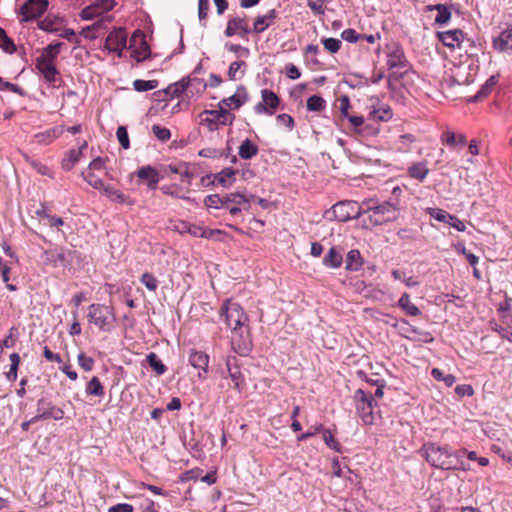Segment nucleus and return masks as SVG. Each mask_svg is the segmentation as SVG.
I'll return each instance as SVG.
<instances>
[{
  "label": "nucleus",
  "instance_id": "obj_50",
  "mask_svg": "<svg viewBox=\"0 0 512 512\" xmlns=\"http://www.w3.org/2000/svg\"><path fill=\"white\" fill-rule=\"evenodd\" d=\"M10 370L7 372L6 376L9 381H15L17 379V370L20 364V356L18 353H12L10 355Z\"/></svg>",
  "mask_w": 512,
  "mask_h": 512
},
{
  "label": "nucleus",
  "instance_id": "obj_62",
  "mask_svg": "<svg viewBox=\"0 0 512 512\" xmlns=\"http://www.w3.org/2000/svg\"><path fill=\"white\" fill-rule=\"evenodd\" d=\"M338 100H339V104H340L339 110H340L341 117L346 119L347 117L350 116V114L348 112V110L350 108V99L348 96L343 95Z\"/></svg>",
  "mask_w": 512,
  "mask_h": 512
},
{
  "label": "nucleus",
  "instance_id": "obj_53",
  "mask_svg": "<svg viewBox=\"0 0 512 512\" xmlns=\"http://www.w3.org/2000/svg\"><path fill=\"white\" fill-rule=\"evenodd\" d=\"M322 44L328 52L335 54L340 50L342 43L336 38H324L322 39Z\"/></svg>",
  "mask_w": 512,
  "mask_h": 512
},
{
  "label": "nucleus",
  "instance_id": "obj_27",
  "mask_svg": "<svg viewBox=\"0 0 512 512\" xmlns=\"http://www.w3.org/2000/svg\"><path fill=\"white\" fill-rule=\"evenodd\" d=\"M64 132L63 126H56L44 132L35 135V139L39 144L47 145L60 137Z\"/></svg>",
  "mask_w": 512,
  "mask_h": 512
},
{
  "label": "nucleus",
  "instance_id": "obj_60",
  "mask_svg": "<svg viewBox=\"0 0 512 512\" xmlns=\"http://www.w3.org/2000/svg\"><path fill=\"white\" fill-rule=\"evenodd\" d=\"M190 80L191 83L189 89H191L192 92L196 91L197 93H202L207 88V83L203 79L190 76Z\"/></svg>",
  "mask_w": 512,
  "mask_h": 512
},
{
  "label": "nucleus",
  "instance_id": "obj_47",
  "mask_svg": "<svg viewBox=\"0 0 512 512\" xmlns=\"http://www.w3.org/2000/svg\"><path fill=\"white\" fill-rule=\"evenodd\" d=\"M431 375L435 380L443 381L447 387H451L456 382L454 375L444 374L443 371L438 368H433Z\"/></svg>",
  "mask_w": 512,
  "mask_h": 512
},
{
  "label": "nucleus",
  "instance_id": "obj_28",
  "mask_svg": "<svg viewBox=\"0 0 512 512\" xmlns=\"http://www.w3.org/2000/svg\"><path fill=\"white\" fill-rule=\"evenodd\" d=\"M87 147V142L84 141L82 145L78 149H72L69 151L66 158L62 161V167L63 169L69 171L71 170L74 165L80 160L82 151Z\"/></svg>",
  "mask_w": 512,
  "mask_h": 512
},
{
  "label": "nucleus",
  "instance_id": "obj_51",
  "mask_svg": "<svg viewBox=\"0 0 512 512\" xmlns=\"http://www.w3.org/2000/svg\"><path fill=\"white\" fill-rule=\"evenodd\" d=\"M190 83H191L190 76H188L186 78L181 79L180 81L175 83L173 86L169 87L168 90L170 91L173 89V91L171 92L172 95H175V94L179 95V94H182L183 92H185L187 89H189Z\"/></svg>",
  "mask_w": 512,
  "mask_h": 512
},
{
  "label": "nucleus",
  "instance_id": "obj_36",
  "mask_svg": "<svg viewBox=\"0 0 512 512\" xmlns=\"http://www.w3.org/2000/svg\"><path fill=\"white\" fill-rule=\"evenodd\" d=\"M85 392L89 396H96L99 398H102L105 394L104 387L100 382L99 378L96 376L92 377L90 381L87 383Z\"/></svg>",
  "mask_w": 512,
  "mask_h": 512
},
{
  "label": "nucleus",
  "instance_id": "obj_63",
  "mask_svg": "<svg viewBox=\"0 0 512 512\" xmlns=\"http://www.w3.org/2000/svg\"><path fill=\"white\" fill-rule=\"evenodd\" d=\"M276 120L278 124L286 126L289 130H292L294 127V119L288 114H279Z\"/></svg>",
  "mask_w": 512,
  "mask_h": 512
},
{
  "label": "nucleus",
  "instance_id": "obj_42",
  "mask_svg": "<svg viewBox=\"0 0 512 512\" xmlns=\"http://www.w3.org/2000/svg\"><path fill=\"white\" fill-rule=\"evenodd\" d=\"M370 114L374 119L379 121H389L393 116L392 110L388 105H382L378 108H374Z\"/></svg>",
  "mask_w": 512,
  "mask_h": 512
},
{
  "label": "nucleus",
  "instance_id": "obj_7",
  "mask_svg": "<svg viewBox=\"0 0 512 512\" xmlns=\"http://www.w3.org/2000/svg\"><path fill=\"white\" fill-rule=\"evenodd\" d=\"M201 116V124H206L210 130H216L219 125H231L234 116L225 108L219 107L218 110H205Z\"/></svg>",
  "mask_w": 512,
  "mask_h": 512
},
{
  "label": "nucleus",
  "instance_id": "obj_59",
  "mask_svg": "<svg viewBox=\"0 0 512 512\" xmlns=\"http://www.w3.org/2000/svg\"><path fill=\"white\" fill-rule=\"evenodd\" d=\"M341 37L343 40L349 43H356L357 41L362 39L361 34L357 33L354 29L348 28L342 31Z\"/></svg>",
  "mask_w": 512,
  "mask_h": 512
},
{
  "label": "nucleus",
  "instance_id": "obj_16",
  "mask_svg": "<svg viewBox=\"0 0 512 512\" xmlns=\"http://www.w3.org/2000/svg\"><path fill=\"white\" fill-rule=\"evenodd\" d=\"M428 214L439 222L449 224L451 227L455 228L459 232H463L466 229V225L463 221L458 219L456 216L449 214L443 209L429 208Z\"/></svg>",
  "mask_w": 512,
  "mask_h": 512
},
{
  "label": "nucleus",
  "instance_id": "obj_2",
  "mask_svg": "<svg viewBox=\"0 0 512 512\" xmlns=\"http://www.w3.org/2000/svg\"><path fill=\"white\" fill-rule=\"evenodd\" d=\"M371 212L369 219L374 225H383L388 222H393L400 217L401 208L397 199L387 200L382 203H377L374 199L363 201L358 210V214H365Z\"/></svg>",
  "mask_w": 512,
  "mask_h": 512
},
{
  "label": "nucleus",
  "instance_id": "obj_11",
  "mask_svg": "<svg viewBox=\"0 0 512 512\" xmlns=\"http://www.w3.org/2000/svg\"><path fill=\"white\" fill-rule=\"evenodd\" d=\"M127 33L125 29L118 28L112 31L106 38L105 48L116 53L119 57L122 56L123 50L126 48Z\"/></svg>",
  "mask_w": 512,
  "mask_h": 512
},
{
  "label": "nucleus",
  "instance_id": "obj_48",
  "mask_svg": "<svg viewBox=\"0 0 512 512\" xmlns=\"http://www.w3.org/2000/svg\"><path fill=\"white\" fill-rule=\"evenodd\" d=\"M0 48L6 53L12 54L16 51V46L11 38H9L4 31L0 27Z\"/></svg>",
  "mask_w": 512,
  "mask_h": 512
},
{
  "label": "nucleus",
  "instance_id": "obj_15",
  "mask_svg": "<svg viewBox=\"0 0 512 512\" xmlns=\"http://www.w3.org/2000/svg\"><path fill=\"white\" fill-rule=\"evenodd\" d=\"M188 361L192 367L198 370L199 379L205 380L208 373L209 355L203 351L191 349Z\"/></svg>",
  "mask_w": 512,
  "mask_h": 512
},
{
  "label": "nucleus",
  "instance_id": "obj_30",
  "mask_svg": "<svg viewBox=\"0 0 512 512\" xmlns=\"http://www.w3.org/2000/svg\"><path fill=\"white\" fill-rule=\"evenodd\" d=\"M343 262L342 253L337 248L332 247L323 258V264L330 268H339Z\"/></svg>",
  "mask_w": 512,
  "mask_h": 512
},
{
  "label": "nucleus",
  "instance_id": "obj_35",
  "mask_svg": "<svg viewBox=\"0 0 512 512\" xmlns=\"http://www.w3.org/2000/svg\"><path fill=\"white\" fill-rule=\"evenodd\" d=\"M102 190L104 194L114 202L127 203L129 205L134 203L132 200H129L128 197H126L120 190L114 188L111 185L104 186Z\"/></svg>",
  "mask_w": 512,
  "mask_h": 512
},
{
  "label": "nucleus",
  "instance_id": "obj_41",
  "mask_svg": "<svg viewBox=\"0 0 512 512\" xmlns=\"http://www.w3.org/2000/svg\"><path fill=\"white\" fill-rule=\"evenodd\" d=\"M433 7L438 12L434 20L435 24L440 26L446 25L451 20V11L444 4H435Z\"/></svg>",
  "mask_w": 512,
  "mask_h": 512
},
{
  "label": "nucleus",
  "instance_id": "obj_37",
  "mask_svg": "<svg viewBox=\"0 0 512 512\" xmlns=\"http://www.w3.org/2000/svg\"><path fill=\"white\" fill-rule=\"evenodd\" d=\"M408 173L410 177L423 181L427 177L429 169L425 162H417L409 167Z\"/></svg>",
  "mask_w": 512,
  "mask_h": 512
},
{
  "label": "nucleus",
  "instance_id": "obj_31",
  "mask_svg": "<svg viewBox=\"0 0 512 512\" xmlns=\"http://www.w3.org/2000/svg\"><path fill=\"white\" fill-rule=\"evenodd\" d=\"M363 265V258L360 252L356 249L350 250L346 257V270L354 272L361 269Z\"/></svg>",
  "mask_w": 512,
  "mask_h": 512
},
{
  "label": "nucleus",
  "instance_id": "obj_33",
  "mask_svg": "<svg viewBox=\"0 0 512 512\" xmlns=\"http://www.w3.org/2000/svg\"><path fill=\"white\" fill-rule=\"evenodd\" d=\"M442 142L449 145L450 147H464L466 145V137L463 134H456L452 131H446L443 133Z\"/></svg>",
  "mask_w": 512,
  "mask_h": 512
},
{
  "label": "nucleus",
  "instance_id": "obj_9",
  "mask_svg": "<svg viewBox=\"0 0 512 512\" xmlns=\"http://www.w3.org/2000/svg\"><path fill=\"white\" fill-rule=\"evenodd\" d=\"M64 418V411L55 405L51 401L41 398L37 401V413L33 417V421H42L53 419L56 421Z\"/></svg>",
  "mask_w": 512,
  "mask_h": 512
},
{
  "label": "nucleus",
  "instance_id": "obj_56",
  "mask_svg": "<svg viewBox=\"0 0 512 512\" xmlns=\"http://www.w3.org/2000/svg\"><path fill=\"white\" fill-rule=\"evenodd\" d=\"M152 132L160 141H168L171 138V132L169 129L165 127H161L159 125L152 126Z\"/></svg>",
  "mask_w": 512,
  "mask_h": 512
},
{
  "label": "nucleus",
  "instance_id": "obj_54",
  "mask_svg": "<svg viewBox=\"0 0 512 512\" xmlns=\"http://www.w3.org/2000/svg\"><path fill=\"white\" fill-rule=\"evenodd\" d=\"M140 281L150 291H155L158 287L157 279L148 272L142 274Z\"/></svg>",
  "mask_w": 512,
  "mask_h": 512
},
{
  "label": "nucleus",
  "instance_id": "obj_12",
  "mask_svg": "<svg viewBox=\"0 0 512 512\" xmlns=\"http://www.w3.org/2000/svg\"><path fill=\"white\" fill-rule=\"evenodd\" d=\"M47 7V0H27L21 7L22 20L28 22L39 18Z\"/></svg>",
  "mask_w": 512,
  "mask_h": 512
},
{
  "label": "nucleus",
  "instance_id": "obj_52",
  "mask_svg": "<svg viewBox=\"0 0 512 512\" xmlns=\"http://www.w3.org/2000/svg\"><path fill=\"white\" fill-rule=\"evenodd\" d=\"M82 177L94 189H98V190L103 189V187H104L103 181L100 178L96 177L92 172H90V171L87 173L82 172Z\"/></svg>",
  "mask_w": 512,
  "mask_h": 512
},
{
  "label": "nucleus",
  "instance_id": "obj_18",
  "mask_svg": "<svg viewBox=\"0 0 512 512\" xmlns=\"http://www.w3.org/2000/svg\"><path fill=\"white\" fill-rule=\"evenodd\" d=\"M250 32L251 29L244 18L234 17L228 20L224 34L227 37L238 35L241 38H245Z\"/></svg>",
  "mask_w": 512,
  "mask_h": 512
},
{
  "label": "nucleus",
  "instance_id": "obj_32",
  "mask_svg": "<svg viewBox=\"0 0 512 512\" xmlns=\"http://www.w3.org/2000/svg\"><path fill=\"white\" fill-rule=\"evenodd\" d=\"M398 306L409 316H419L420 309L410 301V295L403 293L398 300Z\"/></svg>",
  "mask_w": 512,
  "mask_h": 512
},
{
  "label": "nucleus",
  "instance_id": "obj_49",
  "mask_svg": "<svg viewBox=\"0 0 512 512\" xmlns=\"http://www.w3.org/2000/svg\"><path fill=\"white\" fill-rule=\"evenodd\" d=\"M497 82H498V76H496V75L490 76L486 80L484 85H482L480 90L478 91L476 98L485 97L488 94H490L491 91L493 90V88L496 86Z\"/></svg>",
  "mask_w": 512,
  "mask_h": 512
},
{
  "label": "nucleus",
  "instance_id": "obj_10",
  "mask_svg": "<svg viewBox=\"0 0 512 512\" xmlns=\"http://www.w3.org/2000/svg\"><path fill=\"white\" fill-rule=\"evenodd\" d=\"M115 6L114 0H97L91 5L85 7L80 17L83 20H93L96 17L102 16L104 13L112 10Z\"/></svg>",
  "mask_w": 512,
  "mask_h": 512
},
{
  "label": "nucleus",
  "instance_id": "obj_3",
  "mask_svg": "<svg viewBox=\"0 0 512 512\" xmlns=\"http://www.w3.org/2000/svg\"><path fill=\"white\" fill-rule=\"evenodd\" d=\"M253 196L247 197L242 193L233 192L228 193L223 196L219 194L208 195L204 199V204L207 208H228L231 215H237L242 210H247L249 208L250 199Z\"/></svg>",
  "mask_w": 512,
  "mask_h": 512
},
{
  "label": "nucleus",
  "instance_id": "obj_22",
  "mask_svg": "<svg viewBox=\"0 0 512 512\" xmlns=\"http://www.w3.org/2000/svg\"><path fill=\"white\" fill-rule=\"evenodd\" d=\"M140 42V47L133 50V56L140 62L145 60L149 55V46L144 39L143 34H137L136 32L132 35L130 40V48H133L136 42Z\"/></svg>",
  "mask_w": 512,
  "mask_h": 512
},
{
  "label": "nucleus",
  "instance_id": "obj_24",
  "mask_svg": "<svg viewBox=\"0 0 512 512\" xmlns=\"http://www.w3.org/2000/svg\"><path fill=\"white\" fill-rule=\"evenodd\" d=\"M137 176L142 180H147V186L150 190H155L160 181L159 173L151 166H143L137 171Z\"/></svg>",
  "mask_w": 512,
  "mask_h": 512
},
{
  "label": "nucleus",
  "instance_id": "obj_14",
  "mask_svg": "<svg viewBox=\"0 0 512 512\" xmlns=\"http://www.w3.org/2000/svg\"><path fill=\"white\" fill-rule=\"evenodd\" d=\"M262 101L257 103L254 110L257 114H274V110L278 107L280 99L271 90L263 89L261 91Z\"/></svg>",
  "mask_w": 512,
  "mask_h": 512
},
{
  "label": "nucleus",
  "instance_id": "obj_57",
  "mask_svg": "<svg viewBox=\"0 0 512 512\" xmlns=\"http://www.w3.org/2000/svg\"><path fill=\"white\" fill-rule=\"evenodd\" d=\"M116 136H117V139H118L120 145L124 149H128L130 147L128 132L124 126H119L117 128Z\"/></svg>",
  "mask_w": 512,
  "mask_h": 512
},
{
  "label": "nucleus",
  "instance_id": "obj_26",
  "mask_svg": "<svg viewBox=\"0 0 512 512\" xmlns=\"http://www.w3.org/2000/svg\"><path fill=\"white\" fill-rule=\"evenodd\" d=\"M276 17L277 12L275 9L269 10L268 13L265 15L258 16L254 21L252 31L255 33L264 32L268 27H270L274 23Z\"/></svg>",
  "mask_w": 512,
  "mask_h": 512
},
{
  "label": "nucleus",
  "instance_id": "obj_45",
  "mask_svg": "<svg viewBox=\"0 0 512 512\" xmlns=\"http://www.w3.org/2000/svg\"><path fill=\"white\" fill-rule=\"evenodd\" d=\"M147 361H148L150 367L158 375H162L166 372V370H167L166 366L162 363V361L158 358V356L154 352H151L147 355Z\"/></svg>",
  "mask_w": 512,
  "mask_h": 512
},
{
  "label": "nucleus",
  "instance_id": "obj_23",
  "mask_svg": "<svg viewBox=\"0 0 512 512\" xmlns=\"http://www.w3.org/2000/svg\"><path fill=\"white\" fill-rule=\"evenodd\" d=\"M493 47L499 52H512V28L503 30L494 38Z\"/></svg>",
  "mask_w": 512,
  "mask_h": 512
},
{
  "label": "nucleus",
  "instance_id": "obj_5",
  "mask_svg": "<svg viewBox=\"0 0 512 512\" xmlns=\"http://www.w3.org/2000/svg\"><path fill=\"white\" fill-rule=\"evenodd\" d=\"M357 414L363 424L373 425L376 420L375 405L373 395L362 389H357L353 396Z\"/></svg>",
  "mask_w": 512,
  "mask_h": 512
},
{
  "label": "nucleus",
  "instance_id": "obj_19",
  "mask_svg": "<svg viewBox=\"0 0 512 512\" xmlns=\"http://www.w3.org/2000/svg\"><path fill=\"white\" fill-rule=\"evenodd\" d=\"M248 100V93L246 88L243 85L237 87L235 94L232 96L221 100L218 104V107H223L225 109L232 108L238 109L240 108L246 101Z\"/></svg>",
  "mask_w": 512,
  "mask_h": 512
},
{
  "label": "nucleus",
  "instance_id": "obj_58",
  "mask_svg": "<svg viewBox=\"0 0 512 512\" xmlns=\"http://www.w3.org/2000/svg\"><path fill=\"white\" fill-rule=\"evenodd\" d=\"M323 431V440L325 442V444L335 450V451H339L340 450V445L338 443V441L334 438L333 434L331 433L330 430H322Z\"/></svg>",
  "mask_w": 512,
  "mask_h": 512
},
{
  "label": "nucleus",
  "instance_id": "obj_13",
  "mask_svg": "<svg viewBox=\"0 0 512 512\" xmlns=\"http://www.w3.org/2000/svg\"><path fill=\"white\" fill-rule=\"evenodd\" d=\"M359 206L360 205L354 201H343L335 204L332 207V212L339 221L345 222L362 215L357 213Z\"/></svg>",
  "mask_w": 512,
  "mask_h": 512
},
{
  "label": "nucleus",
  "instance_id": "obj_44",
  "mask_svg": "<svg viewBox=\"0 0 512 512\" xmlns=\"http://www.w3.org/2000/svg\"><path fill=\"white\" fill-rule=\"evenodd\" d=\"M158 84L159 83L157 80L137 79V80H134V82H133V88L137 92H146V91H150V90L157 88Z\"/></svg>",
  "mask_w": 512,
  "mask_h": 512
},
{
  "label": "nucleus",
  "instance_id": "obj_1",
  "mask_svg": "<svg viewBox=\"0 0 512 512\" xmlns=\"http://www.w3.org/2000/svg\"><path fill=\"white\" fill-rule=\"evenodd\" d=\"M227 326L232 330L231 345L235 353L246 356L252 349V340L248 326V316L242 307L232 301H226L221 309Z\"/></svg>",
  "mask_w": 512,
  "mask_h": 512
},
{
  "label": "nucleus",
  "instance_id": "obj_8",
  "mask_svg": "<svg viewBox=\"0 0 512 512\" xmlns=\"http://www.w3.org/2000/svg\"><path fill=\"white\" fill-rule=\"evenodd\" d=\"M71 255V250L58 247L45 250L41 255V259L46 265H51L53 267H67L72 261Z\"/></svg>",
  "mask_w": 512,
  "mask_h": 512
},
{
  "label": "nucleus",
  "instance_id": "obj_55",
  "mask_svg": "<svg viewBox=\"0 0 512 512\" xmlns=\"http://www.w3.org/2000/svg\"><path fill=\"white\" fill-rule=\"evenodd\" d=\"M77 360L79 366L87 372L91 371L94 367V359L86 356L83 352L78 354Z\"/></svg>",
  "mask_w": 512,
  "mask_h": 512
},
{
  "label": "nucleus",
  "instance_id": "obj_17",
  "mask_svg": "<svg viewBox=\"0 0 512 512\" xmlns=\"http://www.w3.org/2000/svg\"><path fill=\"white\" fill-rule=\"evenodd\" d=\"M387 65L390 69H408V61L405 57L404 51L398 45H392L387 53Z\"/></svg>",
  "mask_w": 512,
  "mask_h": 512
},
{
  "label": "nucleus",
  "instance_id": "obj_64",
  "mask_svg": "<svg viewBox=\"0 0 512 512\" xmlns=\"http://www.w3.org/2000/svg\"><path fill=\"white\" fill-rule=\"evenodd\" d=\"M108 512H133V506L128 503H119L111 506Z\"/></svg>",
  "mask_w": 512,
  "mask_h": 512
},
{
  "label": "nucleus",
  "instance_id": "obj_6",
  "mask_svg": "<svg viewBox=\"0 0 512 512\" xmlns=\"http://www.w3.org/2000/svg\"><path fill=\"white\" fill-rule=\"evenodd\" d=\"M88 321L102 331H110L115 322L113 308L104 304H91L88 307Z\"/></svg>",
  "mask_w": 512,
  "mask_h": 512
},
{
  "label": "nucleus",
  "instance_id": "obj_46",
  "mask_svg": "<svg viewBox=\"0 0 512 512\" xmlns=\"http://www.w3.org/2000/svg\"><path fill=\"white\" fill-rule=\"evenodd\" d=\"M325 100L318 95H312L307 99V109L313 112L322 111L325 108Z\"/></svg>",
  "mask_w": 512,
  "mask_h": 512
},
{
  "label": "nucleus",
  "instance_id": "obj_34",
  "mask_svg": "<svg viewBox=\"0 0 512 512\" xmlns=\"http://www.w3.org/2000/svg\"><path fill=\"white\" fill-rule=\"evenodd\" d=\"M258 146L254 144L250 139H245L239 147V156L244 160H249L257 155Z\"/></svg>",
  "mask_w": 512,
  "mask_h": 512
},
{
  "label": "nucleus",
  "instance_id": "obj_61",
  "mask_svg": "<svg viewBox=\"0 0 512 512\" xmlns=\"http://www.w3.org/2000/svg\"><path fill=\"white\" fill-rule=\"evenodd\" d=\"M225 48L230 52H233L235 54H238V55L244 56V57H247L250 54V51L248 48L243 47L239 44L226 43Z\"/></svg>",
  "mask_w": 512,
  "mask_h": 512
},
{
  "label": "nucleus",
  "instance_id": "obj_39",
  "mask_svg": "<svg viewBox=\"0 0 512 512\" xmlns=\"http://www.w3.org/2000/svg\"><path fill=\"white\" fill-rule=\"evenodd\" d=\"M408 329L411 331L413 335H404V337L407 339L422 343H431L434 341V337L430 332L420 331L413 326H409Z\"/></svg>",
  "mask_w": 512,
  "mask_h": 512
},
{
  "label": "nucleus",
  "instance_id": "obj_25",
  "mask_svg": "<svg viewBox=\"0 0 512 512\" xmlns=\"http://www.w3.org/2000/svg\"><path fill=\"white\" fill-rule=\"evenodd\" d=\"M36 68L41 72L47 82L54 83L56 81L58 71L53 62L37 58Z\"/></svg>",
  "mask_w": 512,
  "mask_h": 512
},
{
  "label": "nucleus",
  "instance_id": "obj_40",
  "mask_svg": "<svg viewBox=\"0 0 512 512\" xmlns=\"http://www.w3.org/2000/svg\"><path fill=\"white\" fill-rule=\"evenodd\" d=\"M62 45V42L49 44L47 47L43 49L41 55L38 58L54 63V60L60 53V48L62 47Z\"/></svg>",
  "mask_w": 512,
  "mask_h": 512
},
{
  "label": "nucleus",
  "instance_id": "obj_43",
  "mask_svg": "<svg viewBox=\"0 0 512 512\" xmlns=\"http://www.w3.org/2000/svg\"><path fill=\"white\" fill-rule=\"evenodd\" d=\"M61 25L60 19L57 17H46L42 21L39 22V28L48 31V32H57L59 31V27Z\"/></svg>",
  "mask_w": 512,
  "mask_h": 512
},
{
  "label": "nucleus",
  "instance_id": "obj_29",
  "mask_svg": "<svg viewBox=\"0 0 512 512\" xmlns=\"http://www.w3.org/2000/svg\"><path fill=\"white\" fill-rule=\"evenodd\" d=\"M235 174L236 171L233 168H224L223 170L214 175V182L225 188H228L234 183Z\"/></svg>",
  "mask_w": 512,
  "mask_h": 512
},
{
  "label": "nucleus",
  "instance_id": "obj_38",
  "mask_svg": "<svg viewBox=\"0 0 512 512\" xmlns=\"http://www.w3.org/2000/svg\"><path fill=\"white\" fill-rule=\"evenodd\" d=\"M246 63L244 61H234L230 64L227 75L232 81L239 80L245 75Z\"/></svg>",
  "mask_w": 512,
  "mask_h": 512
},
{
  "label": "nucleus",
  "instance_id": "obj_21",
  "mask_svg": "<svg viewBox=\"0 0 512 512\" xmlns=\"http://www.w3.org/2000/svg\"><path fill=\"white\" fill-rule=\"evenodd\" d=\"M226 368L228 375L234 384V388L240 391L241 385L243 383V375L240 371V368L237 363V358L235 356L227 357Z\"/></svg>",
  "mask_w": 512,
  "mask_h": 512
},
{
  "label": "nucleus",
  "instance_id": "obj_20",
  "mask_svg": "<svg viewBox=\"0 0 512 512\" xmlns=\"http://www.w3.org/2000/svg\"><path fill=\"white\" fill-rule=\"evenodd\" d=\"M437 36L443 45L452 49L460 47L464 39V33L460 29L438 32Z\"/></svg>",
  "mask_w": 512,
  "mask_h": 512
},
{
  "label": "nucleus",
  "instance_id": "obj_4",
  "mask_svg": "<svg viewBox=\"0 0 512 512\" xmlns=\"http://www.w3.org/2000/svg\"><path fill=\"white\" fill-rule=\"evenodd\" d=\"M457 451L451 450L448 446H439L435 443H427L422 448V455L426 461L434 468L441 470H450L455 468Z\"/></svg>",
  "mask_w": 512,
  "mask_h": 512
}]
</instances>
